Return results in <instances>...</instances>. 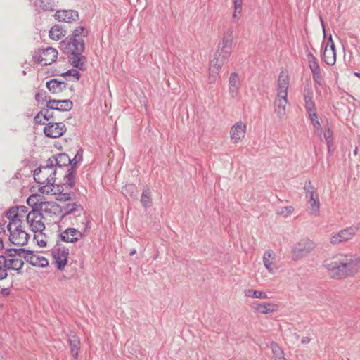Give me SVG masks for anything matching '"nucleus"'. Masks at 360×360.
<instances>
[{
    "mask_svg": "<svg viewBox=\"0 0 360 360\" xmlns=\"http://www.w3.org/2000/svg\"><path fill=\"white\" fill-rule=\"evenodd\" d=\"M360 260L352 255H341L324 262L323 266L334 278H342L355 274Z\"/></svg>",
    "mask_w": 360,
    "mask_h": 360,
    "instance_id": "1",
    "label": "nucleus"
},
{
    "mask_svg": "<svg viewBox=\"0 0 360 360\" xmlns=\"http://www.w3.org/2000/svg\"><path fill=\"white\" fill-rule=\"evenodd\" d=\"M60 48L66 54L70 55V61L71 64L79 69H84V62L85 58L82 56L84 51V41L83 39H77L66 37L60 43Z\"/></svg>",
    "mask_w": 360,
    "mask_h": 360,
    "instance_id": "2",
    "label": "nucleus"
},
{
    "mask_svg": "<svg viewBox=\"0 0 360 360\" xmlns=\"http://www.w3.org/2000/svg\"><path fill=\"white\" fill-rule=\"evenodd\" d=\"M289 87V77L285 71H281L278 76L277 94L274 102V112L277 117L282 120L286 114L288 104V90Z\"/></svg>",
    "mask_w": 360,
    "mask_h": 360,
    "instance_id": "3",
    "label": "nucleus"
},
{
    "mask_svg": "<svg viewBox=\"0 0 360 360\" xmlns=\"http://www.w3.org/2000/svg\"><path fill=\"white\" fill-rule=\"evenodd\" d=\"M56 169L46 162V165L37 167L34 172V181L41 186L39 191L41 193L49 194L53 192L56 186Z\"/></svg>",
    "mask_w": 360,
    "mask_h": 360,
    "instance_id": "4",
    "label": "nucleus"
},
{
    "mask_svg": "<svg viewBox=\"0 0 360 360\" xmlns=\"http://www.w3.org/2000/svg\"><path fill=\"white\" fill-rule=\"evenodd\" d=\"M232 52V45L221 43L214 53V58L210 62V71L218 75L221 67L229 61Z\"/></svg>",
    "mask_w": 360,
    "mask_h": 360,
    "instance_id": "5",
    "label": "nucleus"
},
{
    "mask_svg": "<svg viewBox=\"0 0 360 360\" xmlns=\"http://www.w3.org/2000/svg\"><path fill=\"white\" fill-rule=\"evenodd\" d=\"M316 248V243L309 239L300 240L292 250V258L296 261L302 257H307Z\"/></svg>",
    "mask_w": 360,
    "mask_h": 360,
    "instance_id": "6",
    "label": "nucleus"
},
{
    "mask_svg": "<svg viewBox=\"0 0 360 360\" xmlns=\"http://www.w3.org/2000/svg\"><path fill=\"white\" fill-rule=\"evenodd\" d=\"M82 160V154L77 152L73 159H70L71 163L66 171V174L63 177V184L65 186L72 188L75 184L76 180V172L77 169V165Z\"/></svg>",
    "mask_w": 360,
    "mask_h": 360,
    "instance_id": "7",
    "label": "nucleus"
},
{
    "mask_svg": "<svg viewBox=\"0 0 360 360\" xmlns=\"http://www.w3.org/2000/svg\"><path fill=\"white\" fill-rule=\"evenodd\" d=\"M9 231V240L15 245L22 246L27 244L29 234L22 229V225L15 226L8 229Z\"/></svg>",
    "mask_w": 360,
    "mask_h": 360,
    "instance_id": "8",
    "label": "nucleus"
},
{
    "mask_svg": "<svg viewBox=\"0 0 360 360\" xmlns=\"http://www.w3.org/2000/svg\"><path fill=\"white\" fill-rule=\"evenodd\" d=\"M44 218L39 210H31L27 214V222L33 232L41 233L45 229V224L42 221Z\"/></svg>",
    "mask_w": 360,
    "mask_h": 360,
    "instance_id": "9",
    "label": "nucleus"
},
{
    "mask_svg": "<svg viewBox=\"0 0 360 360\" xmlns=\"http://www.w3.org/2000/svg\"><path fill=\"white\" fill-rule=\"evenodd\" d=\"M52 256L56 267L58 270H63L67 265L69 249L65 247H60L58 244L52 250Z\"/></svg>",
    "mask_w": 360,
    "mask_h": 360,
    "instance_id": "10",
    "label": "nucleus"
},
{
    "mask_svg": "<svg viewBox=\"0 0 360 360\" xmlns=\"http://www.w3.org/2000/svg\"><path fill=\"white\" fill-rule=\"evenodd\" d=\"M359 230L357 226H349L333 235L330 239V243L336 245L351 240Z\"/></svg>",
    "mask_w": 360,
    "mask_h": 360,
    "instance_id": "11",
    "label": "nucleus"
},
{
    "mask_svg": "<svg viewBox=\"0 0 360 360\" xmlns=\"http://www.w3.org/2000/svg\"><path fill=\"white\" fill-rule=\"evenodd\" d=\"M66 131V127L63 122H49L44 128L46 136L50 138H58Z\"/></svg>",
    "mask_w": 360,
    "mask_h": 360,
    "instance_id": "12",
    "label": "nucleus"
},
{
    "mask_svg": "<svg viewBox=\"0 0 360 360\" xmlns=\"http://www.w3.org/2000/svg\"><path fill=\"white\" fill-rule=\"evenodd\" d=\"M58 57V51L52 47L39 50L37 62L41 65H49L56 61Z\"/></svg>",
    "mask_w": 360,
    "mask_h": 360,
    "instance_id": "13",
    "label": "nucleus"
},
{
    "mask_svg": "<svg viewBox=\"0 0 360 360\" xmlns=\"http://www.w3.org/2000/svg\"><path fill=\"white\" fill-rule=\"evenodd\" d=\"M247 126L242 121L235 123L230 129V138L233 143L240 142L245 136Z\"/></svg>",
    "mask_w": 360,
    "mask_h": 360,
    "instance_id": "14",
    "label": "nucleus"
},
{
    "mask_svg": "<svg viewBox=\"0 0 360 360\" xmlns=\"http://www.w3.org/2000/svg\"><path fill=\"white\" fill-rule=\"evenodd\" d=\"M46 107L54 109L56 111H70L73 107V103L69 99H50L46 102Z\"/></svg>",
    "mask_w": 360,
    "mask_h": 360,
    "instance_id": "15",
    "label": "nucleus"
},
{
    "mask_svg": "<svg viewBox=\"0 0 360 360\" xmlns=\"http://www.w3.org/2000/svg\"><path fill=\"white\" fill-rule=\"evenodd\" d=\"M58 21L72 22L79 20V13L75 10H59L54 15Z\"/></svg>",
    "mask_w": 360,
    "mask_h": 360,
    "instance_id": "16",
    "label": "nucleus"
},
{
    "mask_svg": "<svg viewBox=\"0 0 360 360\" xmlns=\"http://www.w3.org/2000/svg\"><path fill=\"white\" fill-rule=\"evenodd\" d=\"M323 58L328 65H333L336 61L335 46L333 41L332 37L328 39L327 46L325 48Z\"/></svg>",
    "mask_w": 360,
    "mask_h": 360,
    "instance_id": "17",
    "label": "nucleus"
},
{
    "mask_svg": "<svg viewBox=\"0 0 360 360\" xmlns=\"http://www.w3.org/2000/svg\"><path fill=\"white\" fill-rule=\"evenodd\" d=\"M47 163L53 168L56 167L62 168L63 167H68L70 165V158L66 153H59L56 155H53L47 160Z\"/></svg>",
    "mask_w": 360,
    "mask_h": 360,
    "instance_id": "18",
    "label": "nucleus"
},
{
    "mask_svg": "<svg viewBox=\"0 0 360 360\" xmlns=\"http://www.w3.org/2000/svg\"><path fill=\"white\" fill-rule=\"evenodd\" d=\"M39 212L50 217L60 215L63 212L62 207L55 202L43 201Z\"/></svg>",
    "mask_w": 360,
    "mask_h": 360,
    "instance_id": "19",
    "label": "nucleus"
},
{
    "mask_svg": "<svg viewBox=\"0 0 360 360\" xmlns=\"http://www.w3.org/2000/svg\"><path fill=\"white\" fill-rule=\"evenodd\" d=\"M241 82L238 74L232 72L229 80V92L232 98H236L239 94Z\"/></svg>",
    "mask_w": 360,
    "mask_h": 360,
    "instance_id": "20",
    "label": "nucleus"
},
{
    "mask_svg": "<svg viewBox=\"0 0 360 360\" xmlns=\"http://www.w3.org/2000/svg\"><path fill=\"white\" fill-rule=\"evenodd\" d=\"M23 257L34 266L46 267L49 265V261L46 258L43 256L35 255L31 250H27V255H25Z\"/></svg>",
    "mask_w": 360,
    "mask_h": 360,
    "instance_id": "21",
    "label": "nucleus"
},
{
    "mask_svg": "<svg viewBox=\"0 0 360 360\" xmlns=\"http://www.w3.org/2000/svg\"><path fill=\"white\" fill-rule=\"evenodd\" d=\"M60 236L63 242L75 243L83 237V234L75 228H68L60 233Z\"/></svg>",
    "mask_w": 360,
    "mask_h": 360,
    "instance_id": "22",
    "label": "nucleus"
},
{
    "mask_svg": "<svg viewBox=\"0 0 360 360\" xmlns=\"http://www.w3.org/2000/svg\"><path fill=\"white\" fill-rule=\"evenodd\" d=\"M0 265H2L6 269H11L19 271L24 265L22 259H10L3 255H0Z\"/></svg>",
    "mask_w": 360,
    "mask_h": 360,
    "instance_id": "23",
    "label": "nucleus"
},
{
    "mask_svg": "<svg viewBox=\"0 0 360 360\" xmlns=\"http://www.w3.org/2000/svg\"><path fill=\"white\" fill-rule=\"evenodd\" d=\"M6 217L9 219V223L7 224V229H11V227L22 225V216L19 215L18 209L12 207L9 208L6 213Z\"/></svg>",
    "mask_w": 360,
    "mask_h": 360,
    "instance_id": "24",
    "label": "nucleus"
},
{
    "mask_svg": "<svg viewBox=\"0 0 360 360\" xmlns=\"http://www.w3.org/2000/svg\"><path fill=\"white\" fill-rule=\"evenodd\" d=\"M46 86L49 91L53 94H57L66 89L67 83L57 79H52L46 82Z\"/></svg>",
    "mask_w": 360,
    "mask_h": 360,
    "instance_id": "25",
    "label": "nucleus"
},
{
    "mask_svg": "<svg viewBox=\"0 0 360 360\" xmlns=\"http://www.w3.org/2000/svg\"><path fill=\"white\" fill-rule=\"evenodd\" d=\"M27 250L25 248H8L4 250L1 255L10 259H22V257L27 255Z\"/></svg>",
    "mask_w": 360,
    "mask_h": 360,
    "instance_id": "26",
    "label": "nucleus"
},
{
    "mask_svg": "<svg viewBox=\"0 0 360 360\" xmlns=\"http://www.w3.org/2000/svg\"><path fill=\"white\" fill-rule=\"evenodd\" d=\"M304 107L307 112H311L316 110L315 103L313 101V91L310 88L304 89Z\"/></svg>",
    "mask_w": 360,
    "mask_h": 360,
    "instance_id": "27",
    "label": "nucleus"
},
{
    "mask_svg": "<svg viewBox=\"0 0 360 360\" xmlns=\"http://www.w3.org/2000/svg\"><path fill=\"white\" fill-rule=\"evenodd\" d=\"M276 260V257L274 252L271 250H266L263 256V262L266 269L269 271V273L274 274V271L272 268V265L274 264Z\"/></svg>",
    "mask_w": 360,
    "mask_h": 360,
    "instance_id": "28",
    "label": "nucleus"
},
{
    "mask_svg": "<svg viewBox=\"0 0 360 360\" xmlns=\"http://www.w3.org/2000/svg\"><path fill=\"white\" fill-rule=\"evenodd\" d=\"M307 112L308 113L311 122L314 127L315 134H317L321 139L322 128L319 121V117L316 112V110H314L311 112Z\"/></svg>",
    "mask_w": 360,
    "mask_h": 360,
    "instance_id": "29",
    "label": "nucleus"
},
{
    "mask_svg": "<svg viewBox=\"0 0 360 360\" xmlns=\"http://www.w3.org/2000/svg\"><path fill=\"white\" fill-rule=\"evenodd\" d=\"M68 342L71 349V353L75 359L78 356V351L80 347V340L75 335H69Z\"/></svg>",
    "mask_w": 360,
    "mask_h": 360,
    "instance_id": "30",
    "label": "nucleus"
},
{
    "mask_svg": "<svg viewBox=\"0 0 360 360\" xmlns=\"http://www.w3.org/2000/svg\"><path fill=\"white\" fill-rule=\"evenodd\" d=\"M65 35V31L63 30L61 26L59 25H55L54 26H53L49 32V37L51 39L56 41L60 39Z\"/></svg>",
    "mask_w": 360,
    "mask_h": 360,
    "instance_id": "31",
    "label": "nucleus"
},
{
    "mask_svg": "<svg viewBox=\"0 0 360 360\" xmlns=\"http://www.w3.org/2000/svg\"><path fill=\"white\" fill-rule=\"evenodd\" d=\"M306 55L311 72L321 71L317 58L309 50L306 51Z\"/></svg>",
    "mask_w": 360,
    "mask_h": 360,
    "instance_id": "32",
    "label": "nucleus"
},
{
    "mask_svg": "<svg viewBox=\"0 0 360 360\" xmlns=\"http://www.w3.org/2000/svg\"><path fill=\"white\" fill-rule=\"evenodd\" d=\"M307 203L309 205V214L316 217L319 216L320 213V202L319 197L313 200H308Z\"/></svg>",
    "mask_w": 360,
    "mask_h": 360,
    "instance_id": "33",
    "label": "nucleus"
},
{
    "mask_svg": "<svg viewBox=\"0 0 360 360\" xmlns=\"http://www.w3.org/2000/svg\"><path fill=\"white\" fill-rule=\"evenodd\" d=\"M277 306L272 303L258 304L255 309L262 314H269L276 310Z\"/></svg>",
    "mask_w": 360,
    "mask_h": 360,
    "instance_id": "34",
    "label": "nucleus"
},
{
    "mask_svg": "<svg viewBox=\"0 0 360 360\" xmlns=\"http://www.w3.org/2000/svg\"><path fill=\"white\" fill-rule=\"evenodd\" d=\"M27 203L32 207V210H39L43 201L37 195H32L27 199Z\"/></svg>",
    "mask_w": 360,
    "mask_h": 360,
    "instance_id": "35",
    "label": "nucleus"
},
{
    "mask_svg": "<svg viewBox=\"0 0 360 360\" xmlns=\"http://www.w3.org/2000/svg\"><path fill=\"white\" fill-rule=\"evenodd\" d=\"M275 360H286L281 348L275 342H272L270 346Z\"/></svg>",
    "mask_w": 360,
    "mask_h": 360,
    "instance_id": "36",
    "label": "nucleus"
},
{
    "mask_svg": "<svg viewBox=\"0 0 360 360\" xmlns=\"http://www.w3.org/2000/svg\"><path fill=\"white\" fill-rule=\"evenodd\" d=\"M245 296L251 298L268 299L266 292L252 289H248L244 291Z\"/></svg>",
    "mask_w": 360,
    "mask_h": 360,
    "instance_id": "37",
    "label": "nucleus"
},
{
    "mask_svg": "<svg viewBox=\"0 0 360 360\" xmlns=\"http://www.w3.org/2000/svg\"><path fill=\"white\" fill-rule=\"evenodd\" d=\"M79 210H82L80 205L77 203L68 204L64 207V212L61 214V218H64L66 215L74 213Z\"/></svg>",
    "mask_w": 360,
    "mask_h": 360,
    "instance_id": "38",
    "label": "nucleus"
},
{
    "mask_svg": "<svg viewBox=\"0 0 360 360\" xmlns=\"http://www.w3.org/2000/svg\"><path fill=\"white\" fill-rule=\"evenodd\" d=\"M304 189L305 191V195L307 200H313L319 197L318 194L315 192L314 187L311 185L310 181L308 182V184L304 186Z\"/></svg>",
    "mask_w": 360,
    "mask_h": 360,
    "instance_id": "39",
    "label": "nucleus"
},
{
    "mask_svg": "<svg viewBox=\"0 0 360 360\" xmlns=\"http://www.w3.org/2000/svg\"><path fill=\"white\" fill-rule=\"evenodd\" d=\"M141 202L145 207H148L151 205V194L148 187L142 193Z\"/></svg>",
    "mask_w": 360,
    "mask_h": 360,
    "instance_id": "40",
    "label": "nucleus"
},
{
    "mask_svg": "<svg viewBox=\"0 0 360 360\" xmlns=\"http://www.w3.org/2000/svg\"><path fill=\"white\" fill-rule=\"evenodd\" d=\"M233 27L232 26L229 27L224 32L222 43L228 44L233 45Z\"/></svg>",
    "mask_w": 360,
    "mask_h": 360,
    "instance_id": "41",
    "label": "nucleus"
},
{
    "mask_svg": "<svg viewBox=\"0 0 360 360\" xmlns=\"http://www.w3.org/2000/svg\"><path fill=\"white\" fill-rule=\"evenodd\" d=\"M84 31H85L84 27L79 26V27H76L74 30L73 33L71 35L68 36V37L74 38L75 39H82V37H84L87 36V32H86V34H84Z\"/></svg>",
    "mask_w": 360,
    "mask_h": 360,
    "instance_id": "42",
    "label": "nucleus"
},
{
    "mask_svg": "<svg viewBox=\"0 0 360 360\" xmlns=\"http://www.w3.org/2000/svg\"><path fill=\"white\" fill-rule=\"evenodd\" d=\"M56 110L49 108H42V112L44 113V120L49 122H55L56 120L54 111Z\"/></svg>",
    "mask_w": 360,
    "mask_h": 360,
    "instance_id": "43",
    "label": "nucleus"
},
{
    "mask_svg": "<svg viewBox=\"0 0 360 360\" xmlns=\"http://www.w3.org/2000/svg\"><path fill=\"white\" fill-rule=\"evenodd\" d=\"M294 208L292 206H286L277 209L276 213L279 215H283L285 217H288L292 213Z\"/></svg>",
    "mask_w": 360,
    "mask_h": 360,
    "instance_id": "44",
    "label": "nucleus"
},
{
    "mask_svg": "<svg viewBox=\"0 0 360 360\" xmlns=\"http://www.w3.org/2000/svg\"><path fill=\"white\" fill-rule=\"evenodd\" d=\"M57 189L56 191L53 190V193H56V192H59L60 193V200H70L71 199V194L70 193H62V191H63V186L60 185H56Z\"/></svg>",
    "mask_w": 360,
    "mask_h": 360,
    "instance_id": "45",
    "label": "nucleus"
},
{
    "mask_svg": "<svg viewBox=\"0 0 360 360\" xmlns=\"http://www.w3.org/2000/svg\"><path fill=\"white\" fill-rule=\"evenodd\" d=\"M40 6L44 11H53V5L51 0H41Z\"/></svg>",
    "mask_w": 360,
    "mask_h": 360,
    "instance_id": "46",
    "label": "nucleus"
},
{
    "mask_svg": "<svg viewBox=\"0 0 360 360\" xmlns=\"http://www.w3.org/2000/svg\"><path fill=\"white\" fill-rule=\"evenodd\" d=\"M61 75L63 77L72 76L75 77L76 82L79 81L80 78V73L75 69L69 70L67 72L63 73Z\"/></svg>",
    "mask_w": 360,
    "mask_h": 360,
    "instance_id": "47",
    "label": "nucleus"
},
{
    "mask_svg": "<svg viewBox=\"0 0 360 360\" xmlns=\"http://www.w3.org/2000/svg\"><path fill=\"white\" fill-rule=\"evenodd\" d=\"M313 79L316 84L321 86L323 83V79L321 76V71L312 73Z\"/></svg>",
    "mask_w": 360,
    "mask_h": 360,
    "instance_id": "48",
    "label": "nucleus"
},
{
    "mask_svg": "<svg viewBox=\"0 0 360 360\" xmlns=\"http://www.w3.org/2000/svg\"><path fill=\"white\" fill-rule=\"evenodd\" d=\"M14 208L18 209V212L19 213L20 216H22V219L25 217L27 219V214H28L27 207H25V205H20V206L14 207Z\"/></svg>",
    "mask_w": 360,
    "mask_h": 360,
    "instance_id": "49",
    "label": "nucleus"
},
{
    "mask_svg": "<svg viewBox=\"0 0 360 360\" xmlns=\"http://www.w3.org/2000/svg\"><path fill=\"white\" fill-rule=\"evenodd\" d=\"M46 92L45 91H39L35 94V100L38 102H44L46 101Z\"/></svg>",
    "mask_w": 360,
    "mask_h": 360,
    "instance_id": "50",
    "label": "nucleus"
},
{
    "mask_svg": "<svg viewBox=\"0 0 360 360\" xmlns=\"http://www.w3.org/2000/svg\"><path fill=\"white\" fill-rule=\"evenodd\" d=\"M332 131L328 128L324 133H323V138L327 141L328 146H330V144L331 143V137H332Z\"/></svg>",
    "mask_w": 360,
    "mask_h": 360,
    "instance_id": "51",
    "label": "nucleus"
},
{
    "mask_svg": "<svg viewBox=\"0 0 360 360\" xmlns=\"http://www.w3.org/2000/svg\"><path fill=\"white\" fill-rule=\"evenodd\" d=\"M41 118L44 119V113L42 112V109L34 116V120L36 123L44 124L42 122Z\"/></svg>",
    "mask_w": 360,
    "mask_h": 360,
    "instance_id": "52",
    "label": "nucleus"
},
{
    "mask_svg": "<svg viewBox=\"0 0 360 360\" xmlns=\"http://www.w3.org/2000/svg\"><path fill=\"white\" fill-rule=\"evenodd\" d=\"M6 270L2 265H0V280H3L8 276Z\"/></svg>",
    "mask_w": 360,
    "mask_h": 360,
    "instance_id": "53",
    "label": "nucleus"
},
{
    "mask_svg": "<svg viewBox=\"0 0 360 360\" xmlns=\"http://www.w3.org/2000/svg\"><path fill=\"white\" fill-rule=\"evenodd\" d=\"M39 235H34V238L37 240V244L40 247H45V246H46V242L43 238L39 239Z\"/></svg>",
    "mask_w": 360,
    "mask_h": 360,
    "instance_id": "54",
    "label": "nucleus"
},
{
    "mask_svg": "<svg viewBox=\"0 0 360 360\" xmlns=\"http://www.w3.org/2000/svg\"><path fill=\"white\" fill-rule=\"evenodd\" d=\"M234 11L235 13H238V14H240L242 11V4H234Z\"/></svg>",
    "mask_w": 360,
    "mask_h": 360,
    "instance_id": "55",
    "label": "nucleus"
},
{
    "mask_svg": "<svg viewBox=\"0 0 360 360\" xmlns=\"http://www.w3.org/2000/svg\"><path fill=\"white\" fill-rule=\"evenodd\" d=\"M310 338L309 337H303L301 340L302 344H308L310 342Z\"/></svg>",
    "mask_w": 360,
    "mask_h": 360,
    "instance_id": "56",
    "label": "nucleus"
},
{
    "mask_svg": "<svg viewBox=\"0 0 360 360\" xmlns=\"http://www.w3.org/2000/svg\"><path fill=\"white\" fill-rule=\"evenodd\" d=\"M214 75H216L215 74H212L210 72V77L209 78L210 82H213L214 81Z\"/></svg>",
    "mask_w": 360,
    "mask_h": 360,
    "instance_id": "57",
    "label": "nucleus"
},
{
    "mask_svg": "<svg viewBox=\"0 0 360 360\" xmlns=\"http://www.w3.org/2000/svg\"><path fill=\"white\" fill-rule=\"evenodd\" d=\"M234 4H242L243 0H233Z\"/></svg>",
    "mask_w": 360,
    "mask_h": 360,
    "instance_id": "58",
    "label": "nucleus"
},
{
    "mask_svg": "<svg viewBox=\"0 0 360 360\" xmlns=\"http://www.w3.org/2000/svg\"><path fill=\"white\" fill-rule=\"evenodd\" d=\"M6 231H5V228L4 227V226H2L1 224H0V234L1 233H5Z\"/></svg>",
    "mask_w": 360,
    "mask_h": 360,
    "instance_id": "59",
    "label": "nucleus"
},
{
    "mask_svg": "<svg viewBox=\"0 0 360 360\" xmlns=\"http://www.w3.org/2000/svg\"><path fill=\"white\" fill-rule=\"evenodd\" d=\"M238 13H235V11H233V18L235 19V18H238Z\"/></svg>",
    "mask_w": 360,
    "mask_h": 360,
    "instance_id": "60",
    "label": "nucleus"
},
{
    "mask_svg": "<svg viewBox=\"0 0 360 360\" xmlns=\"http://www.w3.org/2000/svg\"><path fill=\"white\" fill-rule=\"evenodd\" d=\"M90 224H91V223H90V221H86V229H87L90 228Z\"/></svg>",
    "mask_w": 360,
    "mask_h": 360,
    "instance_id": "61",
    "label": "nucleus"
},
{
    "mask_svg": "<svg viewBox=\"0 0 360 360\" xmlns=\"http://www.w3.org/2000/svg\"><path fill=\"white\" fill-rule=\"evenodd\" d=\"M136 250L134 249V250H131L129 254H130V255H134L136 254Z\"/></svg>",
    "mask_w": 360,
    "mask_h": 360,
    "instance_id": "62",
    "label": "nucleus"
},
{
    "mask_svg": "<svg viewBox=\"0 0 360 360\" xmlns=\"http://www.w3.org/2000/svg\"><path fill=\"white\" fill-rule=\"evenodd\" d=\"M354 75L357 77L360 78V73L359 72H354Z\"/></svg>",
    "mask_w": 360,
    "mask_h": 360,
    "instance_id": "63",
    "label": "nucleus"
}]
</instances>
